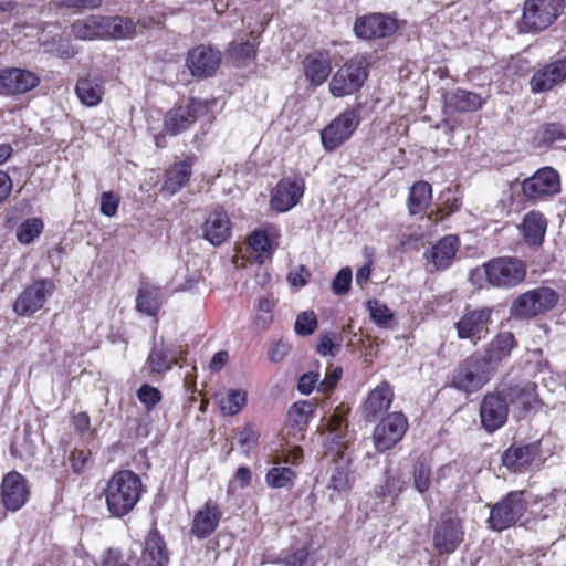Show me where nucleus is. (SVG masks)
<instances>
[{
    "label": "nucleus",
    "mask_w": 566,
    "mask_h": 566,
    "mask_svg": "<svg viewBox=\"0 0 566 566\" xmlns=\"http://www.w3.org/2000/svg\"><path fill=\"white\" fill-rule=\"evenodd\" d=\"M451 105L459 112H474L483 106L481 96L465 90H457L451 97Z\"/></svg>",
    "instance_id": "09e8293b"
},
{
    "label": "nucleus",
    "mask_w": 566,
    "mask_h": 566,
    "mask_svg": "<svg viewBox=\"0 0 566 566\" xmlns=\"http://www.w3.org/2000/svg\"><path fill=\"white\" fill-rule=\"evenodd\" d=\"M318 327V322L313 311L302 312L297 315L294 329L298 336H310Z\"/></svg>",
    "instance_id": "5fc2aeb1"
},
{
    "label": "nucleus",
    "mask_w": 566,
    "mask_h": 566,
    "mask_svg": "<svg viewBox=\"0 0 566 566\" xmlns=\"http://www.w3.org/2000/svg\"><path fill=\"white\" fill-rule=\"evenodd\" d=\"M367 307L369 310L370 318L379 326L387 325L394 318V314L389 307L378 300H369L367 302Z\"/></svg>",
    "instance_id": "4d7b16f0"
},
{
    "label": "nucleus",
    "mask_w": 566,
    "mask_h": 566,
    "mask_svg": "<svg viewBox=\"0 0 566 566\" xmlns=\"http://www.w3.org/2000/svg\"><path fill=\"white\" fill-rule=\"evenodd\" d=\"M521 191L531 203L551 200L562 191L559 172L549 166L542 167L522 181Z\"/></svg>",
    "instance_id": "0eeeda50"
},
{
    "label": "nucleus",
    "mask_w": 566,
    "mask_h": 566,
    "mask_svg": "<svg viewBox=\"0 0 566 566\" xmlns=\"http://www.w3.org/2000/svg\"><path fill=\"white\" fill-rule=\"evenodd\" d=\"M207 111L205 102L190 97L186 103H178L165 113L163 126L169 136L180 135L190 129Z\"/></svg>",
    "instance_id": "f8f14e48"
},
{
    "label": "nucleus",
    "mask_w": 566,
    "mask_h": 566,
    "mask_svg": "<svg viewBox=\"0 0 566 566\" xmlns=\"http://www.w3.org/2000/svg\"><path fill=\"white\" fill-rule=\"evenodd\" d=\"M494 311L495 307L489 305L475 308L465 307L459 321L454 323L457 337L476 345L490 334Z\"/></svg>",
    "instance_id": "1a4fd4ad"
},
{
    "label": "nucleus",
    "mask_w": 566,
    "mask_h": 566,
    "mask_svg": "<svg viewBox=\"0 0 566 566\" xmlns=\"http://www.w3.org/2000/svg\"><path fill=\"white\" fill-rule=\"evenodd\" d=\"M316 410V403L307 400H301L294 402L287 411V422L291 427L304 430L314 411Z\"/></svg>",
    "instance_id": "37998d69"
},
{
    "label": "nucleus",
    "mask_w": 566,
    "mask_h": 566,
    "mask_svg": "<svg viewBox=\"0 0 566 566\" xmlns=\"http://www.w3.org/2000/svg\"><path fill=\"white\" fill-rule=\"evenodd\" d=\"M218 403L223 415H238L247 405V391L242 389H229L226 396L219 399Z\"/></svg>",
    "instance_id": "a18cd8bd"
},
{
    "label": "nucleus",
    "mask_w": 566,
    "mask_h": 566,
    "mask_svg": "<svg viewBox=\"0 0 566 566\" xmlns=\"http://www.w3.org/2000/svg\"><path fill=\"white\" fill-rule=\"evenodd\" d=\"M221 518L222 511L219 505L211 499L207 500L192 518L191 535L198 539L208 538L216 532Z\"/></svg>",
    "instance_id": "bb28decb"
},
{
    "label": "nucleus",
    "mask_w": 566,
    "mask_h": 566,
    "mask_svg": "<svg viewBox=\"0 0 566 566\" xmlns=\"http://www.w3.org/2000/svg\"><path fill=\"white\" fill-rule=\"evenodd\" d=\"M353 280L352 269L342 268L332 281V291L335 295H344L350 290Z\"/></svg>",
    "instance_id": "13d9d810"
},
{
    "label": "nucleus",
    "mask_w": 566,
    "mask_h": 566,
    "mask_svg": "<svg viewBox=\"0 0 566 566\" xmlns=\"http://www.w3.org/2000/svg\"><path fill=\"white\" fill-rule=\"evenodd\" d=\"M260 433L251 423H247L239 433V444L248 450L256 448Z\"/></svg>",
    "instance_id": "e2e57ef3"
},
{
    "label": "nucleus",
    "mask_w": 566,
    "mask_h": 566,
    "mask_svg": "<svg viewBox=\"0 0 566 566\" xmlns=\"http://www.w3.org/2000/svg\"><path fill=\"white\" fill-rule=\"evenodd\" d=\"M31 495L28 480L20 472L13 470L6 473L0 484V503L10 512L22 509Z\"/></svg>",
    "instance_id": "2eb2a0df"
},
{
    "label": "nucleus",
    "mask_w": 566,
    "mask_h": 566,
    "mask_svg": "<svg viewBox=\"0 0 566 566\" xmlns=\"http://www.w3.org/2000/svg\"><path fill=\"white\" fill-rule=\"evenodd\" d=\"M526 264L515 256H496L472 269L469 273L473 285H481L484 277L493 287L510 290L522 284L526 279Z\"/></svg>",
    "instance_id": "f03ea898"
},
{
    "label": "nucleus",
    "mask_w": 566,
    "mask_h": 566,
    "mask_svg": "<svg viewBox=\"0 0 566 566\" xmlns=\"http://www.w3.org/2000/svg\"><path fill=\"white\" fill-rule=\"evenodd\" d=\"M432 200V187L429 182L419 180L416 181L407 198L408 211L411 216L423 213L429 208Z\"/></svg>",
    "instance_id": "a19ab883"
},
{
    "label": "nucleus",
    "mask_w": 566,
    "mask_h": 566,
    "mask_svg": "<svg viewBox=\"0 0 566 566\" xmlns=\"http://www.w3.org/2000/svg\"><path fill=\"white\" fill-rule=\"evenodd\" d=\"M291 350V345L283 340L272 344L268 350L269 360L272 363L282 361Z\"/></svg>",
    "instance_id": "774afa93"
},
{
    "label": "nucleus",
    "mask_w": 566,
    "mask_h": 566,
    "mask_svg": "<svg viewBox=\"0 0 566 566\" xmlns=\"http://www.w3.org/2000/svg\"><path fill=\"white\" fill-rule=\"evenodd\" d=\"M370 66V54H357L347 60L332 75L329 93L334 97H345L359 92L368 78Z\"/></svg>",
    "instance_id": "20e7f679"
},
{
    "label": "nucleus",
    "mask_w": 566,
    "mask_h": 566,
    "mask_svg": "<svg viewBox=\"0 0 566 566\" xmlns=\"http://www.w3.org/2000/svg\"><path fill=\"white\" fill-rule=\"evenodd\" d=\"M395 398L394 388L389 381L382 380L371 389L361 405L365 421L375 422L388 413Z\"/></svg>",
    "instance_id": "412c9836"
},
{
    "label": "nucleus",
    "mask_w": 566,
    "mask_h": 566,
    "mask_svg": "<svg viewBox=\"0 0 566 566\" xmlns=\"http://www.w3.org/2000/svg\"><path fill=\"white\" fill-rule=\"evenodd\" d=\"M459 247L460 240L457 235H444L439 239L424 255L432 264L434 271H444L452 265Z\"/></svg>",
    "instance_id": "2f4dec72"
},
{
    "label": "nucleus",
    "mask_w": 566,
    "mask_h": 566,
    "mask_svg": "<svg viewBox=\"0 0 566 566\" xmlns=\"http://www.w3.org/2000/svg\"><path fill=\"white\" fill-rule=\"evenodd\" d=\"M310 557V552L306 546L297 548L283 558L285 566H305Z\"/></svg>",
    "instance_id": "0e129e2a"
},
{
    "label": "nucleus",
    "mask_w": 566,
    "mask_h": 566,
    "mask_svg": "<svg viewBox=\"0 0 566 566\" xmlns=\"http://www.w3.org/2000/svg\"><path fill=\"white\" fill-rule=\"evenodd\" d=\"M297 478L295 470L275 464L265 474V483L271 489L292 488Z\"/></svg>",
    "instance_id": "c03bdc74"
},
{
    "label": "nucleus",
    "mask_w": 566,
    "mask_h": 566,
    "mask_svg": "<svg viewBox=\"0 0 566 566\" xmlns=\"http://www.w3.org/2000/svg\"><path fill=\"white\" fill-rule=\"evenodd\" d=\"M247 250L250 253L251 261L259 265L272 261L275 252L270 235L263 229L254 230L248 235Z\"/></svg>",
    "instance_id": "4c0bfd02"
},
{
    "label": "nucleus",
    "mask_w": 566,
    "mask_h": 566,
    "mask_svg": "<svg viewBox=\"0 0 566 566\" xmlns=\"http://www.w3.org/2000/svg\"><path fill=\"white\" fill-rule=\"evenodd\" d=\"M566 81V57L546 63L534 72L530 80V88L534 94L553 91Z\"/></svg>",
    "instance_id": "b1692460"
},
{
    "label": "nucleus",
    "mask_w": 566,
    "mask_h": 566,
    "mask_svg": "<svg viewBox=\"0 0 566 566\" xmlns=\"http://www.w3.org/2000/svg\"><path fill=\"white\" fill-rule=\"evenodd\" d=\"M271 17L264 14L262 20L259 21V29L255 30L251 28V23H248V29H250L249 34L252 38V42L247 40L244 42H231L227 49V56L237 66H245L250 61L255 60L258 54V45L259 42L256 40L260 38L261 33L264 31L265 27L270 22Z\"/></svg>",
    "instance_id": "a878e982"
},
{
    "label": "nucleus",
    "mask_w": 566,
    "mask_h": 566,
    "mask_svg": "<svg viewBox=\"0 0 566 566\" xmlns=\"http://www.w3.org/2000/svg\"><path fill=\"white\" fill-rule=\"evenodd\" d=\"M55 290L56 284L53 279L40 277L33 280L19 293L13 302L12 311L18 316L31 317L44 307Z\"/></svg>",
    "instance_id": "6e6552de"
},
{
    "label": "nucleus",
    "mask_w": 566,
    "mask_h": 566,
    "mask_svg": "<svg viewBox=\"0 0 566 566\" xmlns=\"http://www.w3.org/2000/svg\"><path fill=\"white\" fill-rule=\"evenodd\" d=\"M334 468L331 471L328 489L337 493L349 492L354 485L355 478L352 471V461L345 458V451L334 452Z\"/></svg>",
    "instance_id": "f704fd0d"
},
{
    "label": "nucleus",
    "mask_w": 566,
    "mask_h": 566,
    "mask_svg": "<svg viewBox=\"0 0 566 566\" xmlns=\"http://www.w3.org/2000/svg\"><path fill=\"white\" fill-rule=\"evenodd\" d=\"M302 64L304 75L313 87L323 85L332 72V59L327 50H317L307 54Z\"/></svg>",
    "instance_id": "c756f323"
},
{
    "label": "nucleus",
    "mask_w": 566,
    "mask_h": 566,
    "mask_svg": "<svg viewBox=\"0 0 566 566\" xmlns=\"http://www.w3.org/2000/svg\"><path fill=\"white\" fill-rule=\"evenodd\" d=\"M359 107L347 108L337 115L321 132V140L326 151H334L346 143L360 124Z\"/></svg>",
    "instance_id": "9d476101"
},
{
    "label": "nucleus",
    "mask_w": 566,
    "mask_h": 566,
    "mask_svg": "<svg viewBox=\"0 0 566 566\" xmlns=\"http://www.w3.org/2000/svg\"><path fill=\"white\" fill-rule=\"evenodd\" d=\"M399 29L395 18L384 13H369L356 18L355 35L363 40H379L389 38Z\"/></svg>",
    "instance_id": "dca6fc26"
},
{
    "label": "nucleus",
    "mask_w": 566,
    "mask_h": 566,
    "mask_svg": "<svg viewBox=\"0 0 566 566\" xmlns=\"http://www.w3.org/2000/svg\"><path fill=\"white\" fill-rule=\"evenodd\" d=\"M464 531L461 518L443 515L433 533V545L440 554L453 553L463 542Z\"/></svg>",
    "instance_id": "6ab92c4d"
},
{
    "label": "nucleus",
    "mask_w": 566,
    "mask_h": 566,
    "mask_svg": "<svg viewBox=\"0 0 566 566\" xmlns=\"http://www.w3.org/2000/svg\"><path fill=\"white\" fill-rule=\"evenodd\" d=\"M304 191L305 181L303 178L284 177L272 191L271 208L277 212H286L300 202Z\"/></svg>",
    "instance_id": "aec40b11"
},
{
    "label": "nucleus",
    "mask_w": 566,
    "mask_h": 566,
    "mask_svg": "<svg viewBox=\"0 0 566 566\" xmlns=\"http://www.w3.org/2000/svg\"><path fill=\"white\" fill-rule=\"evenodd\" d=\"M136 396L147 411H151L163 400L161 391L148 384L142 385Z\"/></svg>",
    "instance_id": "603ef678"
},
{
    "label": "nucleus",
    "mask_w": 566,
    "mask_h": 566,
    "mask_svg": "<svg viewBox=\"0 0 566 566\" xmlns=\"http://www.w3.org/2000/svg\"><path fill=\"white\" fill-rule=\"evenodd\" d=\"M409 429L407 416L401 411L388 412L380 418L373 431V442L378 453L394 449Z\"/></svg>",
    "instance_id": "9b49d317"
},
{
    "label": "nucleus",
    "mask_w": 566,
    "mask_h": 566,
    "mask_svg": "<svg viewBox=\"0 0 566 566\" xmlns=\"http://www.w3.org/2000/svg\"><path fill=\"white\" fill-rule=\"evenodd\" d=\"M536 384L532 381L510 382L501 389L509 405L516 406L521 411L527 412L538 403Z\"/></svg>",
    "instance_id": "473e14b6"
},
{
    "label": "nucleus",
    "mask_w": 566,
    "mask_h": 566,
    "mask_svg": "<svg viewBox=\"0 0 566 566\" xmlns=\"http://www.w3.org/2000/svg\"><path fill=\"white\" fill-rule=\"evenodd\" d=\"M274 303L272 300L262 297L259 301L254 324L256 327L265 329L270 327L273 322Z\"/></svg>",
    "instance_id": "6e6d98bb"
},
{
    "label": "nucleus",
    "mask_w": 566,
    "mask_h": 566,
    "mask_svg": "<svg viewBox=\"0 0 566 566\" xmlns=\"http://www.w3.org/2000/svg\"><path fill=\"white\" fill-rule=\"evenodd\" d=\"M75 94L86 107H95L101 104L105 94L103 78L101 76L86 75L80 77L75 85Z\"/></svg>",
    "instance_id": "58836bf2"
},
{
    "label": "nucleus",
    "mask_w": 566,
    "mask_h": 566,
    "mask_svg": "<svg viewBox=\"0 0 566 566\" xmlns=\"http://www.w3.org/2000/svg\"><path fill=\"white\" fill-rule=\"evenodd\" d=\"M541 145L551 146L556 142L566 140V125L546 123L538 130Z\"/></svg>",
    "instance_id": "3c124183"
},
{
    "label": "nucleus",
    "mask_w": 566,
    "mask_h": 566,
    "mask_svg": "<svg viewBox=\"0 0 566 566\" xmlns=\"http://www.w3.org/2000/svg\"><path fill=\"white\" fill-rule=\"evenodd\" d=\"M319 380V373H304L297 381V390L303 395H310Z\"/></svg>",
    "instance_id": "69168bd1"
},
{
    "label": "nucleus",
    "mask_w": 566,
    "mask_h": 566,
    "mask_svg": "<svg viewBox=\"0 0 566 566\" xmlns=\"http://www.w3.org/2000/svg\"><path fill=\"white\" fill-rule=\"evenodd\" d=\"M169 559L164 536L157 528L150 530L144 539L139 566H168Z\"/></svg>",
    "instance_id": "cd10ccee"
},
{
    "label": "nucleus",
    "mask_w": 566,
    "mask_h": 566,
    "mask_svg": "<svg viewBox=\"0 0 566 566\" xmlns=\"http://www.w3.org/2000/svg\"><path fill=\"white\" fill-rule=\"evenodd\" d=\"M161 24V20H155L154 18H144L134 22L130 18H124L120 15L106 17L107 32L105 40H125L132 39L137 33V25L144 29L151 28L153 25Z\"/></svg>",
    "instance_id": "7c9ffc66"
},
{
    "label": "nucleus",
    "mask_w": 566,
    "mask_h": 566,
    "mask_svg": "<svg viewBox=\"0 0 566 566\" xmlns=\"http://www.w3.org/2000/svg\"><path fill=\"white\" fill-rule=\"evenodd\" d=\"M349 408L345 403L337 406L327 421L329 437L326 441L327 452H343L346 450L344 437L347 431V415Z\"/></svg>",
    "instance_id": "72a5a7b5"
},
{
    "label": "nucleus",
    "mask_w": 566,
    "mask_h": 566,
    "mask_svg": "<svg viewBox=\"0 0 566 566\" xmlns=\"http://www.w3.org/2000/svg\"><path fill=\"white\" fill-rule=\"evenodd\" d=\"M405 488V481L399 474H391L389 470L385 473L384 482L377 486L376 495L379 499H391L397 500L402 493Z\"/></svg>",
    "instance_id": "49530a36"
},
{
    "label": "nucleus",
    "mask_w": 566,
    "mask_h": 566,
    "mask_svg": "<svg viewBox=\"0 0 566 566\" xmlns=\"http://www.w3.org/2000/svg\"><path fill=\"white\" fill-rule=\"evenodd\" d=\"M565 2H524L522 24L526 31L548 28L564 11Z\"/></svg>",
    "instance_id": "f3484780"
},
{
    "label": "nucleus",
    "mask_w": 566,
    "mask_h": 566,
    "mask_svg": "<svg viewBox=\"0 0 566 566\" xmlns=\"http://www.w3.org/2000/svg\"><path fill=\"white\" fill-rule=\"evenodd\" d=\"M343 376L340 367H334L327 370L325 378L317 385V390L323 394L333 391Z\"/></svg>",
    "instance_id": "bf43d9fd"
},
{
    "label": "nucleus",
    "mask_w": 566,
    "mask_h": 566,
    "mask_svg": "<svg viewBox=\"0 0 566 566\" xmlns=\"http://www.w3.org/2000/svg\"><path fill=\"white\" fill-rule=\"evenodd\" d=\"M44 230V222L41 218L33 217L25 219L15 232L17 240L21 244L32 243Z\"/></svg>",
    "instance_id": "de8ad7c7"
},
{
    "label": "nucleus",
    "mask_w": 566,
    "mask_h": 566,
    "mask_svg": "<svg viewBox=\"0 0 566 566\" xmlns=\"http://www.w3.org/2000/svg\"><path fill=\"white\" fill-rule=\"evenodd\" d=\"M479 415L481 426L488 433H494L505 426L509 419V402L502 389L488 391L483 396Z\"/></svg>",
    "instance_id": "4468645a"
},
{
    "label": "nucleus",
    "mask_w": 566,
    "mask_h": 566,
    "mask_svg": "<svg viewBox=\"0 0 566 566\" xmlns=\"http://www.w3.org/2000/svg\"><path fill=\"white\" fill-rule=\"evenodd\" d=\"M525 490L507 492L496 503L490 506V515L485 523L493 532H503L517 525L527 511Z\"/></svg>",
    "instance_id": "423d86ee"
},
{
    "label": "nucleus",
    "mask_w": 566,
    "mask_h": 566,
    "mask_svg": "<svg viewBox=\"0 0 566 566\" xmlns=\"http://www.w3.org/2000/svg\"><path fill=\"white\" fill-rule=\"evenodd\" d=\"M142 493V479L133 470L114 472L103 491L107 511L118 518L126 516L135 509Z\"/></svg>",
    "instance_id": "f257e3e1"
},
{
    "label": "nucleus",
    "mask_w": 566,
    "mask_h": 566,
    "mask_svg": "<svg viewBox=\"0 0 566 566\" xmlns=\"http://www.w3.org/2000/svg\"><path fill=\"white\" fill-rule=\"evenodd\" d=\"M495 374L482 358V354L475 352L454 367L451 373L449 386L458 391L471 395L488 385Z\"/></svg>",
    "instance_id": "39448f33"
},
{
    "label": "nucleus",
    "mask_w": 566,
    "mask_h": 566,
    "mask_svg": "<svg viewBox=\"0 0 566 566\" xmlns=\"http://www.w3.org/2000/svg\"><path fill=\"white\" fill-rule=\"evenodd\" d=\"M160 307V289L150 284H143L136 297L137 311L148 316H156Z\"/></svg>",
    "instance_id": "79ce46f5"
},
{
    "label": "nucleus",
    "mask_w": 566,
    "mask_h": 566,
    "mask_svg": "<svg viewBox=\"0 0 566 566\" xmlns=\"http://www.w3.org/2000/svg\"><path fill=\"white\" fill-rule=\"evenodd\" d=\"M119 197L113 191H105L101 195V212L106 217H114L119 207Z\"/></svg>",
    "instance_id": "680f3d73"
},
{
    "label": "nucleus",
    "mask_w": 566,
    "mask_h": 566,
    "mask_svg": "<svg viewBox=\"0 0 566 566\" xmlns=\"http://www.w3.org/2000/svg\"><path fill=\"white\" fill-rule=\"evenodd\" d=\"M178 363L177 352L161 342L151 347L146 359V367L149 369L150 376H164Z\"/></svg>",
    "instance_id": "e433bc0d"
},
{
    "label": "nucleus",
    "mask_w": 566,
    "mask_h": 566,
    "mask_svg": "<svg viewBox=\"0 0 566 566\" xmlns=\"http://www.w3.org/2000/svg\"><path fill=\"white\" fill-rule=\"evenodd\" d=\"M547 219L543 212L538 210H531L523 217L521 223V232L525 243L528 247H541L544 242Z\"/></svg>",
    "instance_id": "c9c22d12"
},
{
    "label": "nucleus",
    "mask_w": 566,
    "mask_h": 566,
    "mask_svg": "<svg viewBox=\"0 0 566 566\" xmlns=\"http://www.w3.org/2000/svg\"><path fill=\"white\" fill-rule=\"evenodd\" d=\"M202 238L212 245H221L231 238L232 221L221 206L212 208L201 227Z\"/></svg>",
    "instance_id": "393cba45"
},
{
    "label": "nucleus",
    "mask_w": 566,
    "mask_h": 566,
    "mask_svg": "<svg viewBox=\"0 0 566 566\" xmlns=\"http://www.w3.org/2000/svg\"><path fill=\"white\" fill-rule=\"evenodd\" d=\"M542 457L539 440L512 442L501 454V463L510 472L521 474L530 471Z\"/></svg>",
    "instance_id": "ddd939ff"
},
{
    "label": "nucleus",
    "mask_w": 566,
    "mask_h": 566,
    "mask_svg": "<svg viewBox=\"0 0 566 566\" xmlns=\"http://www.w3.org/2000/svg\"><path fill=\"white\" fill-rule=\"evenodd\" d=\"M431 468L424 460H418L412 470V479L415 489L423 494L431 486Z\"/></svg>",
    "instance_id": "8fccbe9b"
},
{
    "label": "nucleus",
    "mask_w": 566,
    "mask_h": 566,
    "mask_svg": "<svg viewBox=\"0 0 566 566\" xmlns=\"http://www.w3.org/2000/svg\"><path fill=\"white\" fill-rule=\"evenodd\" d=\"M196 161L197 156L189 154L185 159L171 164L164 172L163 191L175 195L186 187L192 176V166Z\"/></svg>",
    "instance_id": "c85d7f7f"
},
{
    "label": "nucleus",
    "mask_w": 566,
    "mask_h": 566,
    "mask_svg": "<svg viewBox=\"0 0 566 566\" xmlns=\"http://www.w3.org/2000/svg\"><path fill=\"white\" fill-rule=\"evenodd\" d=\"M559 293L548 286H537L520 293L509 307L510 318L530 322L553 311L559 302Z\"/></svg>",
    "instance_id": "7ed1b4c3"
},
{
    "label": "nucleus",
    "mask_w": 566,
    "mask_h": 566,
    "mask_svg": "<svg viewBox=\"0 0 566 566\" xmlns=\"http://www.w3.org/2000/svg\"><path fill=\"white\" fill-rule=\"evenodd\" d=\"M106 17L91 15L83 20H76L71 24V33L77 40H105L107 32Z\"/></svg>",
    "instance_id": "ea45409f"
},
{
    "label": "nucleus",
    "mask_w": 566,
    "mask_h": 566,
    "mask_svg": "<svg viewBox=\"0 0 566 566\" xmlns=\"http://www.w3.org/2000/svg\"><path fill=\"white\" fill-rule=\"evenodd\" d=\"M518 347V340L511 331H501L485 345L482 358L492 371L495 374L499 366L507 360L512 352Z\"/></svg>",
    "instance_id": "5701e85b"
},
{
    "label": "nucleus",
    "mask_w": 566,
    "mask_h": 566,
    "mask_svg": "<svg viewBox=\"0 0 566 566\" xmlns=\"http://www.w3.org/2000/svg\"><path fill=\"white\" fill-rule=\"evenodd\" d=\"M304 460V451L300 446H294L292 448L285 449L282 451L281 457H277L273 463L279 464L281 462L291 464V465H300Z\"/></svg>",
    "instance_id": "052dcab7"
},
{
    "label": "nucleus",
    "mask_w": 566,
    "mask_h": 566,
    "mask_svg": "<svg viewBox=\"0 0 566 566\" xmlns=\"http://www.w3.org/2000/svg\"><path fill=\"white\" fill-rule=\"evenodd\" d=\"M101 566H130L122 560V552L118 548H107L101 555Z\"/></svg>",
    "instance_id": "338daca9"
},
{
    "label": "nucleus",
    "mask_w": 566,
    "mask_h": 566,
    "mask_svg": "<svg viewBox=\"0 0 566 566\" xmlns=\"http://www.w3.org/2000/svg\"><path fill=\"white\" fill-rule=\"evenodd\" d=\"M72 472L82 475L92 464V452L88 449H74L69 455Z\"/></svg>",
    "instance_id": "864d4df0"
},
{
    "label": "nucleus",
    "mask_w": 566,
    "mask_h": 566,
    "mask_svg": "<svg viewBox=\"0 0 566 566\" xmlns=\"http://www.w3.org/2000/svg\"><path fill=\"white\" fill-rule=\"evenodd\" d=\"M221 63V52L210 45L200 44L192 48L186 59V65L195 77L212 76Z\"/></svg>",
    "instance_id": "4be33fe9"
},
{
    "label": "nucleus",
    "mask_w": 566,
    "mask_h": 566,
    "mask_svg": "<svg viewBox=\"0 0 566 566\" xmlns=\"http://www.w3.org/2000/svg\"><path fill=\"white\" fill-rule=\"evenodd\" d=\"M41 83L40 76L30 70L6 67L0 70V95L17 96L27 94Z\"/></svg>",
    "instance_id": "a211bd4d"
}]
</instances>
